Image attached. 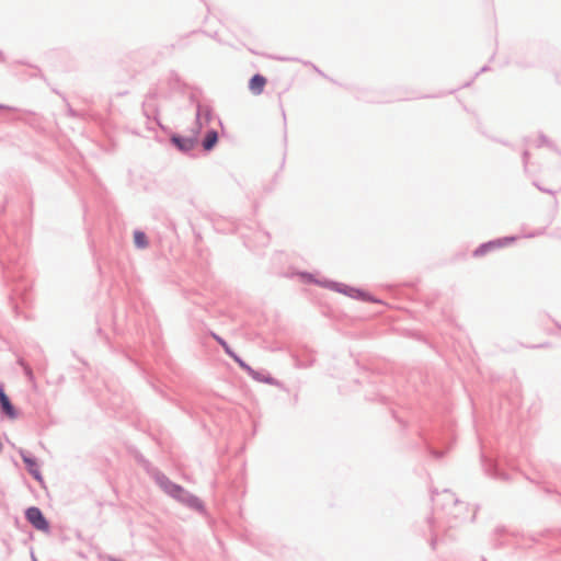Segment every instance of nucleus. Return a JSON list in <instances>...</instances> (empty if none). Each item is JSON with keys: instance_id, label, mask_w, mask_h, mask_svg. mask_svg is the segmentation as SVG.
I'll return each mask as SVG.
<instances>
[{"instance_id": "nucleus-1", "label": "nucleus", "mask_w": 561, "mask_h": 561, "mask_svg": "<svg viewBox=\"0 0 561 561\" xmlns=\"http://www.w3.org/2000/svg\"><path fill=\"white\" fill-rule=\"evenodd\" d=\"M300 276H301V278H302V280L305 283H314V284H317V285H319L321 287L329 288L331 290L341 293V294L346 295V296H348L351 298L362 299V300L370 301V302H375V304H379L380 302V300L374 298L368 293H366V291H364L362 289L350 287V286H347L345 284H342V283L331 282V280H328V279H324V278H316L311 274H301Z\"/></svg>"}, {"instance_id": "nucleus-2", "label": "nucleus", "mask_w": 561, "mask_h": 561, "mask_svg": "<svg viewBox=\"0 0 561 561\" xmlns=\"http://www.w3.org/2000/svg\"><path fill=\"white\" fill-rule=\"evenodd\" d=\"M201 130V124L197 121L196 122V129L193 131V134L188 137H182L179 135H173L171 137V141L173 145H175L181 151H190L192 150L198 141V134Z\"/></svg>"}, {"instance_id": "nucleus-3", "label": "nucleus", "mask_w": 561, "mask_h": 561, "mask_svg": "<svg viewBox=\"0 0 561 561\" xmlns=\"http://www.w3.org/2000/svg\"><path fill=\"white\" fill-rule=\"evenodd\" d=\"M26 519L38 530L48 531L49 524L44 517L43 513L37 507L27 508Z\"/></svg>"}, {"instance_id": "nucleus-4", "label": "nucleus", "mask_w": 561, "mask_h": 561, "mask_svg": "<svg viewBox=\"0 0 561 561\" xmlns=\"http://www.w3.org/2000/svg\"><path fill=\"white\" fill-rule=\"evenodd\" d=\"M265 85L266 78L262 75H254L249 82V89L255 95L261 94L264 91Z\"/></svg>"}, {"instance_id": "nucleus-5", "label": "nucleus", "mask_w": 561, "mask_h": 561, "mask_svg": "<svg viewBox=\"0 0 561 561\" xmlns=\"http://www.w3.org/2000/svg\"><path fill=\"white\" fill-rule=\"evenodd\" d=\"M0 405L2 411L10 417L15 419L16 417V411L11 404L8 396L4 393L2 389H0Z\"/></svg>"}, {"instance_id": "nucleus-6", "label": "nucleus", "mask_w": 561, "mask_h": 561, "mask_svg": "<svg viewBox=\"0 0 561 561\" xmlns=\"http://www.w3.org/2000/svg\"><path fill=\"white\" fill-rule=\"evenodd\" d=\"M23 461L26 465L28 472L38 481H42L38 465L35 459L27 455H22Z\"/></svg>"}, {"instance_id": "nucleus-7", "label": "nucleus", "mask_w": 561, "mask_h": 561, "mask_svg": "<svg viewBox=\"0 0 561 561\" xmlns=\"http://www.w3.org/2000/svg\"><path fill=\"white\" fill-rule=\"evenodd\" d=\"M217 141H218L217 131L210 130L207 133V135L203 141V148L207 151L211 150L215 147V145L217 144Z\"/></svg>"}, {"instance_id": "nucleus-8", "label": "nucleus", "mask_w": 561, "mask_h": 561, "mask_svg": "<svg viewBox=\"0 0 561 561\" xmlns=\"http://www.w3.org/2000/svg\"><path fill=\"white\" fill-rule=\"evenodd\" d=\"M134 243L139 249H145L148 245L147 237L141 231H135L134 232Z\"/></svg>"}, {"instance_id": "nucleus-9", "label": "nucleus", "mask_w": 561, "mask_h": 561, "mask_svg": "<svg viewBox=\"0 0 561 561\" xmlns=\"http://www.w3.org/2000/svg\"><path fill=\"white\" fill-rule=\"evenodd\" d=\"M213 336L224 347V350L226 351V353L228 355L233 356V353L231 352L229 345L220 336H218L216 334H213Z\"/></svg>"}, {"instance_id": "nucleus-10", "label": "nucleus", "mask_w": 561, "mask_h": 561, "mask_svg": "<svg viewBox=\"0 0 561 561\" xmlns=\"http://www.w3.org/2000/svg\"><path fill=\"white\" fill-rule=\"evenodd\" d=\"M168 492L174 496H178L183 490L180 486L171 484Z\"/></svg>"}]
</instances>
